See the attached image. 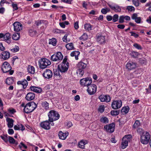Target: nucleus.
<instances>
[{"mask_svg": "<svg viewBox=\"0 0 151 151\" xmlns=\"http://www.w3.org/2000/svg\"><path fill=\"white\" fill-rule=\"evenodd\" d=\"M69 63L67 61V59L64 58L62 63L58 65V68L59 71L61 73L66 72L68 68Z\"/></svg>", "mask_w": 151, "mask_h": 151, "instance_id": "1", "label": "nucleus"}, {"mask_svg": "<svg viewBox=\"0 0 151 151\" xmlns=\"http://www.w3.org/2000/svg\"><path fill=\"white\" fill-rule=\"evenodd\" d=\"M37 107V105L34 102L29 103L26 104L24 111L26 113H29L33 111Z\"/></svg>", "mask_w": 151, "mask_h": 151, "instance_id": "2", "label": "nucleus"}, {"mask_svg": "<svg viewBox=\"0 0 151 151\" xmlns=\"http://www.w3.org/2000/svg\"><path fill=\"white\" fill-rule=\"evenodd\" d=\"M48 115L49 121L50 122L57 120L60 118V115L58 112L53 110L50 111L48 113Z\"/></svg>", "mask_w": 151, "mask_h": 151, "instance_id": "3", "label": "nucleus"}, {"mask_svg": "<svg viewBox=\"0 0 151 151\" xmlns=\"http://www.w3.org/2000/svg\"><path fill=\"white\" fill-rule=\"evenodd\" d=\"M87 65L82 61H80L77 64L78 70L77 73L80 77L82 76L84 74V70L86 68Z\"/></svg>", "mask_w": 151, "mask_h": 151, "instance_id": "4", "label": "nucleus"}, {"mask_svg": "<svg viewBox=\"0 0 151 151\" xmlns=\"http://www.w3.org/2000/svg\"><path fill=\"white\" fill-rule=\"evenodd\" d=\"M11 69L10 65L7 62H4L2 65L1 70L4 73L9 72V74L12 75L14 73V71L11 70Z\"/></svg>", "mask_w": 151, "mask_h": 151, "instance_id": "5", "label": "nucleus"}, {"mask_svg": "<svg viewBox=\"0 0 151 151\" xmlns=\"http://www.w3.org/2000/svg\"><path fill=\"white\" fill-rule=\"evenodd\" d=\"M39 67L40 68L44 69L50 65L51 63L50 61L45 58H41L39 61Z\"/></svg>", "mask_w": 151, "mask_h": 151, "instance_id": "6", "label": "nucleus"}, {"mask_svg": "<svg viewBox=\"0 0 151 151\" xmlns=\"http://www.w3.org/2000/svg\"><path fill=\"white\" fill-rule=\"evenodd\" d=\"M150 138V135L149 132L146 131L140 137V141L144 144H147Z\"/></svg>", "mask_w": 151, "mask_h": 151, "instance_id": "7", "label": "nucleus"}, {"mask_svg": "<svg viewBox=\"0 0 151 151\" xmlns=\"http://www.w3.org/2000/svg\"><path fill=\"white\" fill-rule=\"evenodd\" d=\"M63 58V56L61 52H58L52 55L51 56V59L52 61L59 62Z\"/></svg>", "mask_w": 151, "mask_h": 151, "instance_id": "8", "label": "nucleus"}, {"mask_svg": "<svg viewBox=\"0 0 151 151\" xmlns=\"http://www.w3.org/2000/svg\"><path fill=\"white\" fill-rule=\"evenodd\" d=\"M97 86L94 84H91L88 86L87 89V91L90 95L94 94L96 92Z\"/></svg>", "mask_w": 151, "mask_h": 151, "instance_id": "9", "label": "nucleus"}, {"mask_svg": "<svg viewBox=\"0 0 151 151\" xmlns=\"http://www.w3.org/2000/svg\"><path fill=\"white\" fill-rule=\"evenodd\" d=\"M122 106V102L121 100L113 101L111 105L112 108L114 109L120 108Z\"/></svg>", "mask_w": 151, "mask_h": 151, "instance_id": "10", "label": "nucleus"}, {"mask_svg": "<svg viewBox=\"0 0 151 151\" xmlns=\"http://www.w3.org/2000/svg\"><path fill=\"white\" fill-rule=\"evenodd\" d=\"M115 124L112 123L109 125H107L104 126V128L106 129V131L110 133H112L114 130Z\"/></svg>", "mask_w": 151, "mask_h": 151, "instance_id": "11", "label": "nucleus"}, {"mask_svg": "<svg viewBox=\"0 0 151 151\" xmlns=\"http://www.w3.org/2000/svg\"><path fill=\"white\" fill-rule=\"evenodd\" d=\"M14 30L16 32H19L22 29V25L21 23L18 22H14L13 24Z\"/></svg>", "mask_w": 151, "mask_h": 151, "instance_id": "12", "label": "nucleus"}, {"mask_svg": "<svg viewBox=\"0 0 151 151\" xmlns=\"http://www.w3.org/2000/svg\"><path fill=\"white\" fill-rule=\"evenodd\" d=\"M47 120L45 121L41 122L40 124V127L46 130H49L50 129V123Z\"/></svg>", "mask_w": 151, "mask_h": 151, "instance_id": "13", "label": "nucleus"}, {"mask_svg": "<svg viewBox=\"0 0 151 151\" xmlns=\"http://www.w3.org/2000/svg\"><path fill=\"white\" fill-rule=\"evenodd\" d=\"M52 71L49 69H46L42 74L43 76L46 79H50L52 76Z\"/></svg>", "mask_w": 151, "mask_h": 151, "instance_id": "14", "label": "nucleus"}, {"mask_svg": "<svg viewBox=\"0 0 151 151\" xmlns=\"http://www.w3.org/2000/svg\"><path fill=\"white\" fill-rule=\"evenodd\" d=\"M127 68L129 70L134 69L137 67V63L132 61H130L127 63L126 65Z\"/></svg>", "mask_w": 151, "mask_h": 151, "instance_id": "15", "label": "nucleus"}, {"mask_svg": "<svg viewBox=\"0 0 151 151\" xmlns=\"http://www.w3.org/2000/svg\"><path fill=\"white\" fill-rule=\"evenodd\" d=\"M99 99L101 102H109L111 100L110 97L108 95H101L99 97Z\"/></svg>", "mask_w": 151, "mask_h": 151, "instance_id": "16", "label": "nucleus"}, {"mask_svg": "<svg viewBox=\"0 0 151 151\" xmlns=\"http://www.w3.org/2000/svg\"><path fill=\"white\" fill-rule=\"evenodd\" d=\"M108 5L111 9L112 10H114L116 12H120L121 11V9L120 7L116 4L113 6L109 4H108Z\"/></svg>", "mask_w": 151, "mask_h": 151, "instance_id": "17", "label": "nucleus"}, {"mask_svg": "<svg viewBox=\"0 0 151 151\" xmlns=\"http://www.w3.org/2000/svg\"><path fill=\"white\" fill-rule=\"evenodd\" d=\"M10 57V53L7 51H4L1 54V58L4 60L9 59Z\"/></svg>", "mask_w": 151, "mask_h": 151, "instance_id": "18", "label": "nucleus"}, {"mask_svg": "<svg viewBox=\"0 0 151 151\" xmlns=\"http://www.w3.org/2000/svg\"><path fill=\"white\" fill-rule=\"evenodd\" d=\"M88 143V141L86 140L82 139L79 142L78 144V147L83 149L85 147V145Z\"/></svg>", "mask_w": 151, "mask_h": 151, "instance_id": "19", "label": "nucleus"}, {"mask_svg": "<svg viewBox=\"0 0 151 151\" xmlns=\"http://www.w3.org/2000/svg\"><path fill=\"white\" fill-rule=\"evenodd\" d=\"M68 134V132H65V133L61 131H60L58 132V136L60 139H65L67 136Z\"/></svg>", "mask_w": 151, "mask_h": 151, "instance_id": "20", "label": "nucleus"}, {"mask_svg": "<svg viewBox=\"0 0 151 151\" xmlns=\"http://www.w3.org/2000/svg\"><path fill=\"white\" fill-rule=\"evenodd\" d=\"M35 97V94L32 92H29L27 93L25 98L27 101H31L33 100Z\"/></svg>", "mask_w": 151, "mask_h": 151, "instance_id": "21", "label": "nucleus"}, {"mask_svg": "<svg viewBox=\"0 0 151 151\" xmlns=\"http://www.w3.org/2000/svg\"><path fill=\"white\" fill-rule=\"evenodd\" d=\"M105 36H100L97 38V41L100 44H104L105 42Z\"/></svg>", "mask_w": 151, "mask_h": 151, "instance_id": "22", "label": "nucleus"}, {"mask_svg": "<svg viewBox=\"0 0 151 151\" xmlns=\"http://www.w3.org/2000/svg\"><path fill=\"white\" fill-rule=\"evenodd\" d=\"M31 90L36 93H41L42 91V89L40 87L32 86L30 87Z\"/></svg>", "mask_w": 151, "mask_h": 151, "instance_id": "23", "label": "nucleus"}, {"mask_svg": "<svg viewBox=\"0 0 151 151\" xmlns=\"http://www.w3.org/2000/svg\"><path fill=\"white\" fill-rule=\"evenodd\" d=\"M10 39V35L9 33H6L4 35L3 40L6 41L8 44H10L11 42Z\"/></svg>", "mask_w": 151, "mask_h": 151, "instance_id": "24", "label": "nucleus"}, {"mask_svg": "<svg viewBox=\"0 0 151 151\" xmlns=\"http://www.w3.org/2000/svg\"><path fill=\"white\" fill-rule=\"evenodd\" d=\"M17 84L18 85H22L23 88H25L28 85V82L27 80H24L22 81H18L17 82Z\"/></svg>", "mask_w": 151, "mask_h": 151, "instance_id": "25", "label": "nucleus"}, {"mask_svg": "<svg viewBox=\"0 0 151 151\" xmlns=\"http://www.w3.org/2000/svg\"><path fill=\"white\" fill-rule=\"evenodd\" d=\"M6 120L8 122V127L9 128H12L13 126L14 120L13 119L10 118H7Z\"/></svg>", "mask_w": 151, "mask_h": 151, "instance_id": "26", "label": "nucleus"}, {"mask_svg": "<svg viewBox=\"0 0 151 151\" xmlns=\"http://www.w3.org/2000/svg\"><path fill=\"white\" fill-rule=\"evenodd\" d=\"M80 52L78 51H73L70 53V55L72 57H75L76 60L78 59V56L80 54Z\"/></svg>", "mask_w": 151, "mask_h": 151, "instance_id": "27", "label": "nucleus"}, {"mask_svg": "<svg viewBox=\"0 0 151 151\" xmlns=\"http://www.w3.org/2000/svg\"><path fill=\"white\" fill-rule=\"evenodd\" d=\"M128 142L126 140L122 138V142L121 144V148L124 149L128 145Z\"/></svg>", "mask_w": 151, "mask_h": 151, "instance_id": "28", "label": "nucleus"}, {"mask_svg": "<svg viewBox=\"0 0 151 151\" xmlns=\"http://www.w3.org/2000/svg\"><path fill=\"white\" fill-rule=\"evenodd\" d=\"M42 107L46 110H47L49 108V103L46 101H43L41 104Z\"/></svg>", "mask_w": 151, "mask_h": 151, "instance_id": "29", "label": "nucleus"}, {"mask_svg": "<svg viewBox=\"0 0 151 151\" xmlns=\"http://www.w3.org/2000/svg\"><path fill=\"white\" fill-rule=\"evenodd\" d=\"M20 37L19 33H15L13 34L12 36V39L15 40H18Z\"/></svg>", "mask_w": 151, "mask_h": 151, "instance_id": "30", "label": "nucleus"}, {"mask_svg": "<svg viewBox=\"0 0 151 151\" xmlns=\"http://www.w3.org/2000/svg\"><path fill=\"white\" fill-rule=\"evenodd\" d=\"M27 70L28 72L31 74H33L35 73V69L32 66L29 65L28 67Z\"/></svg>", "mask_w": 151, "mask_h": 151, "instance_id": "31", "label": "nucleus"}, {"mask_svg": "<svg viewBox=\"0 0 151 151\" xmlns=\"http://www.w3.org/2000/svg\"><path fill=\"white\" fill-rule=\"evenodd\" d=\"M129 106H127L123 107L121 110V112L123 114H127L129 111Z\"/></svg>", "mask_w": 151, "mask_h": 151, "instance_id": "32", "label": "nucleus"}, {"mask_svg": "<svg viewBox=\"0 0 151 151\" xmlns=\"http://www.w3.org/2000/svg\"><path fill=\"white\" fill-rule=\"evenodd\" d=\"M65 47L68 50H72L74 49V48L73 44L72 43L67 44Z\"/></svg>", "mask_w": 151, "mask_h": 151, "instance_id": "33", "label": "nucleus"}, {"mask_svg": "<svg viewBox=\"0 0 151 151\" xmlns=\"http://www.w3.org/2000/svg\"><path fill=\"white\" fill-rule=\"evenodd\" d=\"M122 138L126 140L127 141V142H130L132 139V135L130 134L126 135L124 137Z\"/></svg>", "mask_w": 151, "mask_h": 151, "instance_id": "34", "label": "nucleus"}, {"mask_svg": "<svg viewBox=\"0 0 151 151\" xmlns=\"http://www.w3.org/2000/svg\"><path fill=\"white\" fill-rule=\"evenodd\" d=\"M87 79V78L81 79L80 81V83L81 85L83 86H86V84Z\"/></svg>", "mask_w": 151, "mask_h": 151, "instance_id": "35", "label": "nucleus"}, {"mask_svg": "<svg viewBox=\"0 0 151 151\" xmlns=\"http://www.w3.org/2000/svg\"><path fill=\"white\" fill-rule=\"evenodd\" d=\"M88 37L86 33H84L79 39L80 40L84 41L87 40Z\"/></svg>", "mask_w": 151, "mask_h": 151, "instance_id": "36", "label": "nucleus"}, {"mask_svg": "<svg viewBox=\"0 0 151 151\" xmlns=\"http://www.w3.org/2000/svg\"><path fill=\"white\" fill-rule=\"evenodd\" d=\"M28 32L30 36H33L36 35L37 32L33 29H30L28 31Z\"/></svg>", "mask_w": 151, "mask_h": 151, "instance_id": "37", "label": "nucleus"}, {"mask_svg": "<svg viewBox=\"0 0 151 151\" xmlns=\"http://www.w3.org/2000/svg\"><path fill=\"white\" fill-rule=\"evenodd\" d=\"M142 128H139L137 130V132L140 136L146 132Z\"/></svg>", "mask_w": 151, "mask_h": 151, "instance_id": "38", "label": "nucleus"}, {"mask_svg": "<svg viewBox=\"0 0 151 151\" xmlns=\"http://www.w3.org/2000/svg\"><path fill=\"white\" fill-rule=\"evenodd\" d=\"M100 121L104 123H107L108 122L109 120L106 117H102L100 119Z\"/></svg>", "mask_w": 151, "mask_h": 151, "instance_id": "39", "label": "nucleus"}, {"mask_svg": "<svg viewBox=\"0 0 151 151\" xmlns=\"http://www.w3.org/2000/svg\"><path fill=\"white\" fill-rule=\"evenodd\" d=\"M140 125V124L139 121L138 120H136L133 126L134 128L135 129L138 128Z\"/></svg>", "mask_w": 151, "mask_h": 151, "instance_id": "40", "label": "nucleus"}, {"mask_svg": "<svg viewBox=\"0 0 151 151\" xmlns=\"http://www.w3.org/2000/svg\"><path fill=\"white\" fill-rule=\"evenodd\" d=\"M49 44H50L52 45L53 46L56 45V40L54 38H52L51 39H50Z\"/></svg>", "mask_w": 151, "mask_h": 151, "instance_id": "41", "label": "nucleus"}, {"mask_svg": "<svg viewBox=\"0 0 151 151\" xmlns=\"http://www.w3.org/2000/svg\"><path fill=\"white\" fill-rule=\"evenodd\" d=\"M85 29L88 30H90L91 29V25L90 24H86L84 25Z\"/></svg>", "mask_w": 151, "mask_h": 151, "instance_id": "42", "label": "nucleus"}, {"mask_svg": "<svg viewBox=\"0 0 151 151\" xmlns=\"http://www.w3.org/2000/svg\"><path fill=\"white\" fill-rule=\"evenodd\" d=\"M0 137L5 142H8V137L7 134L1 135Z\"/></svg>", "mask_w": 151, "mask_h": 151, "instance_id": "43", "label": "nucleus"}, {"mask_svg": "<svg viewBox=\"0 0 151 151\" xmlns=\"http://www.w3.org/2000/svg\"><path fill=\"white\" fill-rule=\"evenodd\" d=\"M87 79L86 81V86H87V87H88V86H90L91 85V83L92 82V80L91 79L88 78H87Z\"/></svg>", "mask_w": 151, "mask_h": 151, "instance_id": "44", "label": "nucleus"}, {"mask_svg": "<svg viewBox=\"0 0 151 151\" xmlns=\"http://www.w3.org/2000/svg\"><path fill=\"white\" fill-rule=\"evenodd\" d=\"M46 22L47 23V21L43 20H40L36 21L35 24L37 26H39L42 23Z\"/></svg>", "mask_w": 151, "mask_h": 151, "instance_id": "45", "label": "nucleus"}, {"mask_svg": "<svg viewBox=\"0 0 151 151\" xmlns=\"http://www.w3.org/2000/svg\"><path fill=\"white\" fill-rule=\"evenodd\" d=\"M133 4L136 6H138L139 5V0H132Z\"/></svg>", "mask_w": 151, "mask_h": 151, "instance_id": "46", "label": "nucleus"}, {"mask_svg": "<svg viewBox=\"0 0 151 151\" xmlns=\"http://www.w3.org/2000/svg\"><path fill=\"white\" fill-rule=\"evenodd\" d=\"M119 16L117 14H114L112 17V20L114 22H117L118 20Z\"/></svg>", "mask_w": 151, "mask_h": 151, "instance_id": "47", "label": "nucleus"}, {"mask_svg": "<svg viewBox=\"0 0 151 151\" xmlns=\"http://www.w3.org/2000/svg\"><path fill=\"white\" fill-rule=\"evenodd\" d=\"M8 140L10 144H14L15 142V139L12 137L8 136Z\"/></svg>", "mask_w": 151, "mask_h": 151, "instance_id": "48", "label": "nucleus"}, {"mask_svg": "<svg viewBox=\"0 0 151 151\" xmlns=\"http://www.w3.org/2000/svg\"><path fill=\"white\" fill-rule=\"evenodd\" d=\"M119 111L118 110H112L111 112V114L112 116H116L119 114Z\"/></svg>", "mask_w": 151, "mask_h": 151, "instance_id": "49", "label": "nucleus"}, {"mask_svg": "<svg viewBox=\"0 0 151 151\" xmlns=\"http://www.w3.org/2000/svg\"><path fill=\"white\" fill-rule=\"evenodd\" d=\"M126 9H127L129 11L132 12V11H134V8L132 6H127Z\"/></svg>", "mask_w": 151, "mask_h": 151, "instance_id": "50", "label": "nucleus"}, {"mask_svg": "<svg viewBox=\"0 0 151 151\" xmlns=\"http://www.w3.org/2000/svg\"><path fill=\"white\" fill-rule=\"evenodd\" d=\"M19 47L17 46H15L14 48L11 49V51L15 52L18 51L19 50Z\"/></svg>", "mask_w": 151, "mask_h": 151, "instance_id": "51", "label": "nucleus"}, {"mask_svg": "<svg viewBox=\"0 0 151 151\" xmlns=\"http://www.w3.org/2000/svg\"><path fill=\"white\" fill-rule=\"evenodd\" d=\"M98 110L101 113L103 112L104 110V107L103 105H101L99 107Z\"/></svg>", "mask_w": 151, "mask_h": 151, "instance_id": "52", "label": "nucleus"}, {"mask_svg": "<svg viewBox=\"0 0 151 151\" xmlns=\"http://www.w3.org/2000/svg\"><path fill=\"white\" fill-rule=\"evenodd\" d=\"M133 46L136 48L138 50H141L142 47L141 46L137 43H135L133 45Z\"/></svg>", "mask_w": 151, "mask_h": 151, "instance_id": "53", "label": "nucleus"}, {"mask_svg": "<svg viewBox=\"0 0 151 151\" xmlns=\"http://www.w3.org/2000/svg\"><path fill=\"white\" fill-rule=\"evenodd\" d=\"M12 6L13 8V11L17 10L18 9V8L17 4H14L13 3L12 4Z\"/></svg>", "mask_w": 151, "mask_h": 151, "instance_id": "54", "label": "nucleus"}, {"mask_svg": "<svg viewBox=\"0 0 151 151\" xmlns=\"http://www.w3.org/2000/svg\"><path fill=\"white\" fill-rule=\"evenodd\" d=\"M22 146H23L25 149H27V146L25 145L23 142H20V145H19V147L22 150Z\"/></svg>", "mask_w": 151, "mask_h": 151, "instance_id": "55", "label": "nucleus"}, {"mask_svg": "<svg viewBox=\"0 0 151 151\" xmlns=\"http://www.w3.org/2000/svg\"><path fill=\"white\" fill-rule=\"evenodd\" d=\"M124 16H120L119 19V22L120 23H122L124 22Z\"/></svg>", "mask_w": 151, "mask_h": 151, "instance_id": "56", "label": "nucleus"}, {"mask_svg": "<svg viewBox=\"0 0 151 151\" xmlns=\"http://www.w3.org/2000/svg\"><path fill=\"white\" fill-rule=\"evenodd\" d=\"M13 82V80L11 78H7L6 80V83L8 85H10L12 82Z\"/></svg>", "mask_w": 151, "mask_h": 151, "instance_id": "57", "label": "nucleus"}, {"mask_svg": "<svg viewBox=\"0 0 151 151\" xmlns=\"http://www.w3.org/2000/svg\"><path fill=\"white\" fill-rule=\"evenodd\" d=\"M59 70L55 69L54 72L53 73L54 75H56V76H60Z\"/></svg>", "mask_w": 151, "mask_h": 151, "instance_id": "58", "label": "nucleus"}, {"mask_svg": "<svg viewBox=\"0 0 151 151\" xmlns=\"http://www.w3.org/2000/svg\"><path fill=\"white\" fill-rule=\"evenodd\" d=\"M135 21L137 23L139 24L141 23V18L140 17H138L134 19Z\"/></svg>", "mask_w": 151, "mask_h": 151, "instance_id": "59", "label": "nucleus"}, {"mask_svg": "<svg viewBox=\"0 0 151 151\" xmlns=\"http://www.w3.org/2000/svg\"><path fill=\"white\" fill-rule=\"evenodd\" d=\"M130 33L131 34V36H133L135 38H137L139 37L138 35L134 32H131Z\"/></svg>", "mask_w": 151, "mask_h": 151, "instance_id": "60", "label": "nucleus"}, {"mask_svg": "<svg viewBox=\"0 0 151 151\" xmlns=\"http://www.w3.org/2000/svg\"><path fill=\"white\" fill-rule=\"evenodd\" d=\"M8 111L12 114H13L15 113L16 111L13 108H10L8 110Z\"/></svg>", "mask_w": 151, "mask_h": 151, "instance_id": "61", "label": "nucleus"}, {"mask_svg": "<svg viewBox=\"0 0 151 151\" xmlns=\"http://www.w3.org/2000/svg\"><path fill=\"white\" fill-rule=\"evenodd\" d=\"M139 53L137 52H132V55L134 58H136L138 55Z\"/></svg>", "mask_w": 151, "mask_h": 151, "instance_id": "62", "label": "nucleus"}, {"mask_svg": "<svg viewBox=\"0 0 151 151\" xmlns=\"http://www.w3.org/2000/svg\"><path fill=\"white\" fill-rule=\"evenodd\" d=\"M137 17V14L136 13L133 14L132 17V19L133 20L135 19Z\"/></svg>", "mask_w": 151, "mask_h": 151, "instance_id": "63", "label": "nucleus"}, {"mask_svg": "<svg viewBox=\"0 0 151 151\" xmlns=\"http://www.w3.org/2000/svg\"><path fill=\"white\" fill-rule=\"evenodd\" d=\"M106 19L108 21H111L112 19V17L110 15H108L106 17Z\"/></svg>", "mask_w": 151, "mask_h": 151, "instance_id": "64", "label": "nucleus"}]
</instances>
